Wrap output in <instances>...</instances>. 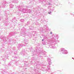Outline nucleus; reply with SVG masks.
Here are the masks:
<instances>
[{
	"label": "nucleus",
	"instance_id": "f257e3e1",
	"mask_svg": "<svg viewBox=\"0 0 74 74\" xmlns=\"http://www.w3.org/2000/svg\"><path fill=\"white\" fill-rule=\"evenodd\" d=\"M50 34H52V32H50Z\"/></svg>",
	"mask_w": 74,
	"mask_h": 74
},
{
	"label": "nucleus",
	"instance_id": "f03ea898",
	"mask_svg": "<svg viewBox=\"0 0 74 74\" xmlns=\"http://www.w3.org/2000/svg\"><path fill=\"white\" fill-rule=\"evenodd\" d=\"M42 41H43V40H42Z\"/></svg>",
	"mask_w": 74,
	"mask_h": 74
}]
</instances>
